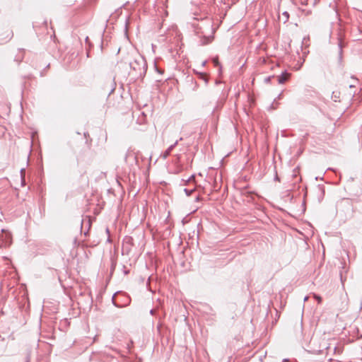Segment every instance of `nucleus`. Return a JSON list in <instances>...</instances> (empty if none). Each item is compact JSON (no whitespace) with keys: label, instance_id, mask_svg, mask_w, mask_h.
Wrapping results in <instances>:
<instances>
[{"label":"nucleus","instance_id":"f257e3e1","mask_svg":"<svg viewBox=\"0 0 362 362\" xmlns=\"http://www.w3.org/2000/svg\"><path fill=\"white\" fill-rule=\"evenodd\" d=\"M129 66L132 74H134L137 77L144 75L147 70L146 62L141 55L136 56L134 60L129 63Z\"/></svg>","mask_w":362,"mask_h":362},{"label":"nucleus","instance_id":"f03ea898","mask_svg":"<svg viewBox=\"0 0 362 362\" xmlns=\"http://www.w3.org/2000/svg\"><path fill=\"white\" fill-rule=\"evenodd\" d=\"M11 243V234L8 230L0 231V247H7Z\"/></svg>","mask_w":362,"mask_h":362},{"label":"nucleus","instance_id":"7ed1b4c3","mask_svg":"<svg viewBox=\"0 0 362 362\" xmlns=\"http://www.w3.org/2000/svg\"><path fill=\"white\" fill-rule=\"evenodd\" d=\"M178 144V141H176L173 144L170 145L162 154V157L163 159H166L173 148Z\"/></svg>","mask_w":362,"mask_h":362},{"label":"nucleus","instance_id":"20e7f679","mask_svg":"<svg viewBox=\"0 0 362 362\" xmlns=\"http://www.w3.org/2000/svg\"><path fill=\"white\" fill-rule=\"evenodd\" d=\"M351 206V202L349 199L344 198L337 203V208L349 207Z\"/></svg>","mask_w":362,"mask_h":362},{"label":"nucleus","instance_id":"39448f33","mask_svg":"<svg viewBox=\"0 0 362 362\" xmlns=\"http://www.w3.org/2000/svg\"><path fill=\"white\" fill-rule=\"evenodd\" d=\"M290 76V74L287 72L282 73L280 76H278V81L279 83H284L285 81L288 80Z\"/></svg>","mask_w":362,"mask_h":362},{"label":"nucleus","instance_id":"423d86ee","mask_svg":"<svg viewBox=\"0 0 362 362\" xmlns=\"http://www.w3.org/2000/svg\"><path fill=\"white\" fill-rule=\"evenodd\" d=\"M25 170L24 168H22L21 170V177L22 180V185H25Z\"/></svg>","mask_w":362,"mask_h":362},{"label":"nucleus","instance_id":"0eeeda50","mask_svg":"<svg viewBox=\"0 0 362 362\" xmlns=\"http://www.w3.org/2000/svg\"><path fill=\"white\" fill-rule=\"evenodd\" d=\"M283 20L284 23H286L289 19V13L287 11H284L282 13Z\"/></svg>","mask_w":362,"mask_h":362},{"label":"nucleus","instance_id":"6e6552de","mask_svg":"<svg viewBox=\"0 0 362 362\" xmlns=\"http://www.w3.org/2000/svg\"><path fill=\"white\" fill-rule=\"evenodd\" d=\"M194 190H195V189H194V188L191 189L185 188V189H184V191H185V194H187V196H188V197H189V196H190V195H192V194L193 193V192H194Z\"/></svg>","mask_w":362,"mask_h":362},{"label":"nucleus","instance_id":"1a4fd4ad","mask_svg":"<svg viewBox=\"0 0 362 362\" xmlns=\"http://www.w3.org/2000/svg\"><path fill=\"white\" fill-rule=\"evenodd\" d=\"M213 63L214 64L215 66H219L221 68V64L218 62V57H215L213 59Z\"/></svg>","mask_w":362,"mask_h":362},{"label":"nucleus","instance_id":"9d476101","mask_svg":"<svg viewBox=\"0 0 362 362\" xmlns=\"http://www.w3.org/2000/svg\"><path fill=\"white\" fill-rule=\"evenodd\" d=\"M313 298L317 301V303L319 304H320L322 303V298L320 296L314 293L313 294Z\"/></svg>","mask_w":362,"mask_h":362},{"label":"nucleus","instance_id":"9b49d317","mask_svg":"<svg viewBox=\"0 0 362 362\" xmlns=\"http://www.w3.org/2000/svg\"><path fill=\"white\" fill-rule=\"evenodd\" d=\"M308 300V296H305V297L304 298V301H307Z\"/></svg>","mask_w":362,"mask_h":362},{"label":"nucleus","instance_id":"f8f14e48","mask_svg":"<svg viewBox=\"0 0 362 362\" xmlns=\"http://www.w3.org/2000/svg\"><path fill=\"white\" fill-rule=\"evenodd\" d=\"M339 49H340V53H341V43H339Z\"/></svg>","mask_w":362,"mask_h":362},{"label":"nucleus","instance_id":"ddd939ff","mask_svg":"<svg viewBox=\"0 0 362 362\" xmlns=\"http://www.w3.org/2000/svg\"><path fill=\"white\" fill-rule=\"evenodd\" d=\"M360 310H362V300L361 301V304H360Z\"/></svg>","mask_w":362,"mask_h":362},{"label":"nucleus","instance_id":"4468645a","mask_svg":"<svg viewBox=\"0 0 362 362\" xmlns=\"http://www.w3.org/2000/svg\"><path fill=\"white\" fill-rule=\"evenodd\" d=\"M354 87H355V85H351H351H349V88H354Z\"/></svg>","mask_w":362,"mask_h":362},{"label":"nucleus","instance_id":"2eb2a0df","mask_svg":"<svg viewBox=\"0 0 362 362\" xmlns=\"http://www.w3.org/2000/svg\"><path fill=\"white\" fill-rule=\"evenodd\" d=\"M206 64V61H204L202 63V66H204Z\"/></svg>","mask_w":362,"mask_h":362},{"label":"nucleus","instance_id":"dca6fc26","mask_svg":"<svg viewBox=\"0 0 362 362\" xmlns=\"http://www.w3.org/2000/svg\"><path fill=\"white\" fill-rule=\"evenodd\" d=\"M131 344H128V349H130Z\"/></svg>","mask_w":362,"mask_h":362},{"label":"nucleus","instance_id":"f3484780","mask_svg":"<svg viewBox=\"0 0 362 362\" xmlns=\"http://www.w3.org/2000/svg\"><path fill=\"white\" fill-rule=\"evenodd\" d=\"M131 344H128V349H130Z\"/></svg>","mask_w":362,"mask_h":362},{"label":"nucleus","instance_id":"a211bd4d","mask_svg":"<svg viewBox=\"0 0 362 362\" xmlns=\"http://www.w3.org/2000/svg\"><path fill=\"white\" fill-rule=\"evenodd\" d=\"M196 199H197V201H198L199 199V197H197Z\"/></svg>","mask_w":362,"mask_h":362}]
</instances>
